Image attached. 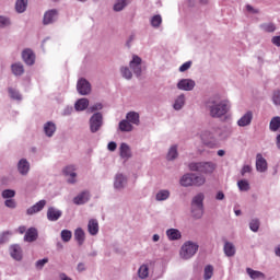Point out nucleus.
Masks as SVG:
<instances>
[{"instance_id": "nucleus-1", "label": "nucleus", "mask_w": 280, "mask_h": 280, "mask_svg": "<svg viewBox=\"0 0 280 280\" xmlns=\"http://www.w3.org/2000/svg\"><path fill=\"white\" fill-rule=\"evenodd\" d=\"M208 108L210 113V117L213 119H229V113H231V101L229 98L221 96V95H214L210 101L208 102Z\"/></svg>"}, {"instance_id": "nucleus-2", "label": "nucleus", "mask_w": 280, "mask_h": 280, "mask_svg": "<svg viewBox=\"0 0 280 280\" xmlns=\"http://www.w3.org/2000/svg\"><path fill=\"white\" fill-rule=\"evenodd\" d=\"M190 215L194 220H200L205 215V192H199L192 197Z\"/></svg>"}, {"instance_id": "nucleus-3", "label": "nucleus", "mask_w": 280, "mask_h": 280, "mask_svg": "<svg viewBox=\"0 0 280 280\" xmlns=\"http://www.w3.org/2000/svg\"><path fill=\"white\" fill-rule=\"evenodd\" d=\"M207 183V177L196 173H185L179 178L180 187H202Z\"/></svg>"}, {"instance_id": "nucleus-4", "label": "nucleus", "mask_w": 280, "mask_h": 280, "mask_svg": "<svg viewBox=\"0 0 280 280\" xmlns=\"http://www.w3.org/2000/svg\"><path fill=\"white\" fill-rule=\"evenodd\" d=\"M198 248H200L198 243L194 241H186L179 248V257L184 261H187L191 259V257L196 256V253H198Z\"/></svg>"}, {"instance_id": "nucleus-5", "label": "nucleus", "mask_w": 280, "mask_h": 280, "mask_svg": "<svg viewBox=\"0 0 280 280\" xmlns=\"http://www.w3.org/2000/svg\"><path fill=\"white\" fill-rule=\"evenodd\" d=\"M190 172H200L201 174H213L218 165L212 161L192 162L188 165Z\"/></svg>"}, {"instance_id": "nucleus-6", "label": "nucleus", "mask_w": 280, "mask_h": 280, "mask_svg": "<svg viewBox=\"0 0 280 280\" xmlns=\"http://www.w3.org/2000/svg\"><path fill=\"white\" fill-rule=\"evenodd\" d=\"M154 270V261L147 260L143 264L140 265V267L137 270V277L141 280H147L151 277L152 272Z\"/></svg>"}, {"instance_id": "nucleus-7", "label": "nucleus", "mask_w": 280, "mask_h": 280, "mask_svg": "<svg viewBox=\"0 0 280 280\" xmlns=\"http://www.w3.org/2000/svg\"><path fill=\"white\" fill-rule=\"evenodd\" d=\"M126 187H128V175L121 172L116 173L113 178L114 191H124Z\"/></svg>"}, {"instance_id": "nucleus-8", "label": "nucleus", "mask_w": 280, "mask_h": 280, "mask_svg": "<svg viewBox=\"0 0 280 280\" xmlns=\"http://www.w3.org/2000/svg\"><path fill=\"white\" fill-rule=\"evenodd\" d=\"M90 132L95 133L102 130V126H104V116L102 113H94L89 120Z\"/></svg>"}, {"instance_id": "nucleus-9", "label": "nucleus", "mask_w": 280, "mask_h": 280, "mask_svg": "<svg viewBox=\"0 0 280 280\" xmlns=\"http://www.w3.org/2000/svg\"><path fill=\"white\" fill-rule=\"evenodd\" d=\"M77 92L79 95L83 96L91 95L93 92V85L89 80H86V78H79L77 81Z\"/></svg>"}, {"instance_id": "nucleus-10", "label": "nucleus", "mask_w": 280, "mask_h": 280, "mask_svg": "<svg viewBox=\"0 0 280 280\" xmlns=\"http://www.w3.org/2000/svg\"><path fill=\"white\" fill-rule=\"evenodd\" d=\"M176 89L189 93L196 89V80L191 78H183L177 80Z\"/></svg>"}, {"instance_id": "nucleus-11", "label": "nucleus", "mask_w": 280, "mask_h": 280, "mask_svg": "<svg viewBox=\"0 0 280 280\" xmlns=\"http://www.w3.org/2000/svg\"><path fill=\"white\" fill-rule=\"evenodd\" d=\"M16 172L20 176H30V172H32V163L27 158H22L16 162Z\"/></svg>"}, {"instance_id": "nucleus-12", "label": "nucleus", "mask_w": 280, "mask_h": 280, "mask_svg": "<svg viewBox=\"0 0 280 280\" xmlns=\"http://www.w3.org/2000/svg\"><path fill=\"white\" fill-rule=\"evenodd\" d=\"M199 139L203 145L207 148H215V142L213 139H215V136L213 135V131L211 129H205L199 133Z\"/></svg>"}, {"instance_id": "nucleus-13", "label": "nucleus", "mask_w": 280, "mask_h": 280, "mask_svg": "<svg viewBox=\"0 0 280 280\" xmlns=\"http://www.w3.org/2000/svg\"><path fill=\"white\" fill-rule=\"evenodd\" d=\"M143 59L137 55H132L131 60L129 61V68L131 71L139 78L143 71Z\"/></svg>"}, {"instance_id": "nucleus-14", "label": "nucleus", "mask_w": 280, "mask_h": 280, "mask_svg": "<svg viewBox=\"0 0 280 280\" xmlns=\"http://www.w3.org/2000/svg\"><path fill=\"white\" fill-rule=\"evenodd\" d=\"M59 14L60 12L58 9H49L45 11L42 20L43 25H54V23L58 21Z\"/></svg>"}, {"instance_id": "nucleus-15", "label": "nucleus", "mask_w": 280, "mask_h": 280, "mask_svg": "<svg viewBox=\"0 0 280 280\" xmlns=\"http://www.w3.org/2000/svg\"><path fill=\"white\" fill-rule=\"evenodd\" d=\"M58 131V125L54 120H47L43 124V132L47 139H54Z\"/></svg>"}, {"instance_id": "nucleus-16", "label": "nucleus", "mask_w": 280, "mask_h": 280, "mask_svg": "<svg viewBox=\"0 0 280 280\" xmlns=\"http://www.w3.org/2000/svg\"><path fill=\"white\" fill-rule=\"evenodd\" d=\"M21 58L26 67H34L36 65V52H34L31 48H25L21 52Z\"/></svg>"}, {"instance_id": "nucleus-17", "label": "nucleus", "mask_w": 280, "mask_h": 280, "mask_svg": "<svg viewBox=\"0 0 280 280\" xmlns=\"http://www.w3.org/2000/svg\"><path fill=\"white\" fill-rule=\"evenodd\" d=\"M118 154L125 163L132 158V148L126 142H121L118 148Z\"/></svg>"}, {"instance_id": "nucleus-18", "label": "nucleus", "mask_w": 280, "mask_h": 280, "mask_svg": "<svg viewBox=\"0 0 280 280\" xmlns=\"http://www.w3.org/2000/svg\"><path fill=\"white\" fill-rule=\"evenodd\" d=\"M255 117V114L253 110H246L236 121V126L238 128H248L250 124H253V118Z\"/></svg>"}, {"instance_id": "nucleus-19", "label": "nucleus", "mask_w": 280, "mask_h": 280, "mask_svg": "<svg viewBox=\"0 0 280 280\" xmlns=\"http://www.w3.org/2000/svg\"><path fill=\"white\" fill-rule=\"evenodd\" d=\"M9 255L14 261H23V247L20 244H12L9 246Z\"/></svg>"}, {"instance_id": "nucleus-20", "label": "nucleus", "mask_w": 280, "mask_h": 280, "mask_svg": "<svg viewBox=\"0 0 280 280\" xmlns=\"http://www.w3.org/2000/svg\"><path fill=\"white\" fill-rule=\"evenodd\" d=\"M48 222H58L62 218V210L60 208L50 206L46 211Z\"/></svg>"}, {"instance_id": "nucleus-21", "label": "nucleus", "mask_w": 280, "mask_h": 280, "mask_svg": "<svg viewBox=\"0 0 280 280\" xmlns=\"http://www.w3.org/2000/svg\"><path fill=\"white\" fill-rule=\"evenodd\" d=\"M7 93L10 100H12L13 102H16L18 104H21V102L25 100V97L23 96V93H21V90H19V88L16 86H12V85L9 86L7 89Z\"/></svg>"}, {"instance_id": "nucleus-22", "label": "nucleus", "mask_w": 280, "mask_h": 280, "mask_svg": "<svg viewBox=\"0 0 280 280\" xmlns=\"http://www.w3.org/2000/svg\"><path fill=\"white\" fill-rule=\"evenodd\" d=\"M75 165H68L66 167H63L62 172L65 174V176H68V183L70 185H75L78 183V173H75Z\"/></svg>"}, {"instance_id": "nucleus-23", "label": "nucleus", "mask_w": 280, "mask_h": 280, "mask_svg": "<svg viewBox=\"0 0 280 280\" xmlns=\"http://www.w3.org/2000/svg\"><path fill=\"white\" fill-rule=\"evenodd\" d=\"M186 104H187V96L185 95V93H180L174 97L172 108L173 110H177V112L183 110Z\"/></svg>"}, {"instance_id": "nucleus-24", "label": "nucleus", "mask_w": 280, "mask_h": 280, "mask_svg": "<svg viewBox=\"0 0 280 280\" xmlns=\"http://www.w3.org/2000/svg\"><path fill=\"white\" fill-rule=\"evenodd\" d=\"M45 207H47V200L42 199L26 209V215H36V213H40Z\"/></svg>"}, {"instance_id": "nucleus-25", "label": "nucleus", "mask_w": 280, "mask_h": 280, "mask_svg": "<svg viewBox=\"0 0 280 280\" xmlns=\"http://www.w3.org/2000/svg\"><path fill=\"white\" fill-rule=\"evenodd\" d=\"M10 69L12 75H14L15 78H22V75H25V65H23V62L21 61H14L13 63H11Z\"/></svg>"}, {"instance_id": "nucleus-26", "label": "nucleus", "mask_w": 280, "mask_h": 280, "mask_svg": "<svg viewBox=\"0 0 280 280\" xmlns=\"http://www.w3.org/2000/svg\"><path fill=\"white\" fill-rule=\"evenodd\" d=\"M172 198V190L167 188H161L155 192V202H167Z\"/></svg>"}, {"instance_id": "nucleus-27", "label": "nucleus", "mask_w": 280, "mask_h": 280, "mask_svg": "<svg viewBox=\"0 0 280 280\" xmlns=\"http://www.w3.org/2000/svg\"><path fill=\"white\" fill-rule=\"evenodd\" d=\"M165 235L168 242H179V240H183V232L176 228L167 229Z\"/></svg>"}, {"instance_id": "nucleus-28", "label": "nucleus", "mask_w": 280, "mask_h": 280, "mask_svg": "<svg viewBox=\"0 0 280 280\" xmlns=\"http://www.w3.org/2000/svg\"><path fill=\"white\" fill-rule=\"evenodd\" d=\"M256 170L260 174L268 172V161H266V158L261 153L256 155Z\"/></svg>"}, {"instance_id": "nucleus-29", "label": "nucleus", "mask_w": 280, "mask_h": 280, "mask_svg": "<svg viewBox=\"0 0 280 280\" xmlns=\"http://www.w3.org/2000/svg\"><path fill=\"white\" fill-rule=\"evenodd\" d=\"M91 200V192L84 190L82 192H79L73 199L72 202L73 205L82 206L86 205Z\"/></svg>"}, {"instance_id": "nucleus-30", "label": "nucleus", "mask_w": 280, "mask_h": 280, "mask_svg": "<svg viewBox=\"0 0 280 280\" xmlns=\"http://www.w3.org/2000/svg\"><path fill=\"white\" fill-rule=\"evenodd\" d=\"M88 233L95 237L100 234V221L97 219H90L88 221Z\"/></svg>"}, {"instance_id": "nucleus-31", "label": "nucleus", "mask_w": 280, "mask_h": 280, "mask_svg": "<svg viewBox=\"0 0 280 280\" xmlns=\"http://www.w3.org/2000/svg\"><path fill=\"white\" fill-rule=\"evenodd\" d=\"M178 143H173L168 147L166 152V161H176V159H178Z\"/></svg>"}, {"instance_id": "nucleus-32", "label": "nucleus", "mask_w": 280, "mask_h": 280, "mask_svg": "<svg viewBox=\"0 0 280 280\" xmlns=\"http://www.w3.org/2000/svg\"><path fill=\"white\" fill-rule=\"evenodd\" d=\"M28 5L30 0H15L14 11L16 12V14H25V12H27Z\"/></svg>"}, {"instance_id": "nucleus-33", "label": "nucleus", "mask_w": 280, "mask_h": 280, "mask_svg": "<svg viewBox=\"0 0 280 280\" xmlns=\"http://www.w3.org/2000/svg\"><path fill=\"white\" fill-rule=\"evenodd\" d=\"M132 3V0H115L113 4L114 12H124Z\"/></svg>"}, {"instance_id": "nucleus-34", "label": "nucleus", "mask_w": 280, "mask_h": 280, "mask_svg": "<svg viewBox=\"0 0 280 280\" xmlns=\"http://www.w3.org/2000/svg\"><path fill=\"white\" fill-rule=\"evenodd\" d=\"M74 240L79 246H82L86 242V232L82 228L74 230Z\"/></svg>"}, {"instance_id": "nucleus-35", "label": "nucleus", "mask_w": 280, "mask_h": 280, "mask_svg": "<svg viewBox=\"0 0 280 280\" xmlns=\"http://www.w3.org/2000/svg\"><path fill=\"white\" fill-rule=\"evenodd\" d=\"M89 104H90L89 98L86 97L79 98L74 103V110H77V113H82L86 110V108H89Z\"/></svg>"}, {"instance_id": "nucleus-36", "label": "nucleus", "mask_w": 280, "mask_h": 280, "mask_svg": "<svg viewBox=\"0 0 280 280\" xmlns=\"http://www.w3.org/2000/svg\"><path fill=\"white\" fill-rule=\"evenodd\" d=\"M125 119H127L133 128H135V126H140V124H141L139 113H137V112L127 113Z\"/></svg>"}, {"instance_id": "nucleus-37", "label": "nucleus", "mask_w": 280, "mask_h": 280, "mask_svg": "<svg viewBox=\"0 0 280 280\" xmlns=\"http://www.w3.org/2000/svg\"><path fill=\"white\" fill-rule=\"evenodd\" d=\"M36 240H38V230H36L35 228H30L28 230H26L25 235H24V242H36Z\"/></svg>"}, {"instance_id": "nucleus-38", "label": "nucleus", "mask_w": 280, "mask_h": 280, "mask_svg": "<svg viewBox=\"0 0 280 280\" xmlns=\"http://www.w3.org/2000/svg\"><path fill=\"white\" fill-rule=\"evenodd\" d=\"M149 22L153 30H161L163 26V16L161 14H154L150 18Z\"/></svg>"}, {"instance_id": "nucleus-39", "label": "nucleus", "mask_w": 280, "mask_h": 280, "mask_svg": "<svg viewBox=\"0 0 280 280\" xmlns=\"http://www.w3.org/2000/svg\"><path fill=\"white\" fill-rule=\"evenodd\" d=\"M119 132H132L135 127L127 120V118L122 119L118 124Z\"/></svg>"}, {"instance_id": "nucleus-40", "label": "nucleus", "mask_w": 280, "mask_h": 280, "mask_svg": "<svg viewBox=\"0 0 280 280\" xmlns=\"http://www.w3.org/2000/svg\"><path fill=\"white\" fill-rule=\"evenodd\" d=\"M246 272H247L248 277L253 280H264V279H266V273H264L261 271H257L255 269L247 268Z\"/></svg>"}, {"instance_id": "nucleus-41", "label": "nucleus", "mask_w": 280, "mask_h": 280, "mask_svg": "<svg viewBox=\"0 0 280 280\" xmlns=\"http://www.w3.org/2000/svg\"><path fill=\"white\" fill-rule=\"evenodd\" d=\"M224 255L226 257H235L236 248L232 242H225L223 246Z\"/></svg>"}, {"instance_id": "nucleus-42", "label": "nucleus", "mask_w": 280, "mask_h": 280, "mask_svg": "<svg viewBox=\"0 0 280 280\" xmlns=\"http://www.w3.org/2000/svg\"><path fill=\"white\" fill-rule=\"evenodd\" d=\"M1 198L2 200H12L16 198V190L12 188H7L1 191Z\"/></svg>"}, {"instance_id": "nucleus-43", "label": "nucleus", "mask_w": 280, "mask_h": 280, "mask_svg": "<svg viewBox=\"0 0 280 280\" xmlns=\"http://www.w3.org/2000/svg\"><path fill=\"white\" fill-rule=\"evenodd\" d=\"M248 226L253 233H258L261 226V221L257 218H253L249 220Z\"/></svg>"}, {"instance_id": "nucleus-44", "label": "nucleus", "mask_w": 280, "mask_h": 280, "mask_svg": "<svg viewBox=\"0 0 280 280\" xmlns=\"http://www.w3.org/2000/svg\"><path fill=\"white\" fill-rule=\"evenodd\" d=\"M120 75L125 80H132V71L130 70V67L121 66L120 67Z\"/></svg>"}, {"instance_id": "nucleus-45", "label": "nucleus", "mask_w": 280, "mask_h": 280, "mask_svg": "<svg viewBox=\"0 0 280 280\" xmlns=\"http://www.w3.org/2000/svg\"><path fill=\"white\" fill-rule=\"evenodd\" d=\"M279 128H280V117L276 116L269 122V130H271V132H277Z\"/></svg>"}, {"instance_id": "nucleus-46", "label": "nucleus", "mask_w": 280, "mask_h": 280, "mask_svg": "<svg viewBox=\"0 0 280 280\" xmlns=\"http://www.w3.org/2000/svg\"><path fill=\"white\" fill-rule=\"evenodd\" d=\"M237 187L240 191H250V182L248 179H240Z\"/></svg>"}, {"instance_id": "nucleus-47", "label": "nucleus", "mask_w": 280, "mask_h": 280, "mask_svg": "<svg viewBox=\"0 0 280 280\" xmlns=\"http://www.w3.org/2000/svg\"><path fill=\"white\" fill-rule=\"evenodd\" d=\"M12 25V20L7 15H0V30H5Z\"/></svg>"}, {"instance_id": "nucleus-48", "label": "nucleus", "mask_w": 280, "mask_h": 280, "mask_svg": "<svg viewBox=\"0 0 280 280\" xmlns=\"http://www.w3.org/2000/svg\"><path fill=\"white\" fill-rule=\"evenodd\" d=\"M213 266L211 265H207L203 268V280H211L213 277Z\"/></svg>"}, {"instance_id": "nucleus-49", "label": "nucleus", "mask_w": 280, "mask_h": 280, "mask_svg": "<svg viewBox=\"0 0 280 280\" xmlns=\"http://www.w3.org/2000/svg\"><path fill=\"white\" fill-rule=\"evenodd\" d=\"M271 102L273 106H280V89H276L271 93Z\"/></svg>"}, {"instance_id": "nucleus-50", "label": "nucleus", "mask_w": 280, "mask_h": 280, "mask_svg": "<svg viewBox=\"0 0 280 280\" xmlns=\"http://www.w3.org/2000/svg\"><path fill=\"white\" fill-rule=\"evenodd\" d=\"M260 30H262V32L272 33L277 30V26H275V24L271 22H267V23L260 24Z\"/></svg>"}, {"instance_id": "nucleus-51", "label": "nucleus", "mask_w": 280, "mask_h": 280, "mask_svg": "<svg viewBox=\"0 0 280 280\" xmlns=\"http://www.w3.org/2000/svg\"><path fill=\"white\" fill-rule=\"evenodd\" d=\"M191 67H194V61L189 60L184 62L179 68H178V72L179 73H187V71H189V69H191Z\"/></svg>"}, {"instance_id": "nucleus-52", "label": "nucleus", "mask_w": 280, "mask_h": 280, "mask_svg": "<svg viewBox=\"0 0 280 280\" xmlns=\"http://www.w3.org/2000/svg\"><path fill=\"white\" fill-rule=\"evenodd\" d=\"M12 237L11 231H4L0 234V244H7V242H10V238Z\"/></svg>"}, {"instance_id": "nucleus-53", "label": "nucleus", "mask_w": 280, "mask_h": 280, "mask_svg": "<svg viewBox=\"0 0 280 280\" xmlns=\"http://www.w3.org/2000/svg\"><path fill=\"white\" fill-rule=\"evenodd\" d=\"M47 264H49V258L38 259L37 261H35V269L43 270V268H45Z\"/></svg>"}, {"instance_id": "nucleus-54", "label": "nucleus", "mask_w": 280, "mask_h": 280, "mask_svg": "<svg viewBox=\"0 0 280 280\" xmlns=\"http://www.w3.org/2000/svg\"><path fill=\"white\" fill-rule=\"evenodd\" d=\"M71 237H73V233L69 230H62L61 231V240L62 242H71Z\"/></svg>"}, {"instance_id": "nucleus-55", "label": "nucleus", "mask_w": 280, "mask_h": 280, "mask_svg": "<svg viewBox=\"0 0 280 280\" xmlns=\"http://www.w3.org/2000/svg\"><path fill=\"white\" fill-rule=\"evenodd\" d=\"M4 207H7V209H16L19 203L15 199H4Z\"/></svg>"}, {"instance_id": "nucleus-56", "label": "nucleus", "mask_w": 280, "mask_h": 280, "mask_svg": "<svg viewBox=\"0 0 280 280\" xmlns=\"http://www.w3.org/2000/svg\"><path fill=\"white\" fill-rule=\"evenodd\" d=\"M214 200L218 202H224L226 200V195L223 190H217L214 194Z\"/></svg>"}, {"instance_id": "nucleus-57", "label": "nucleus", "mask_w": 280, "mask_h": 280, "mask_svg": "<svg viewBox=\"0 0 280 280\" xmlns=\"http://www.w3.org/2000/svg\"><path fill=\"white\" fill-rule=\"evenodd\" d=\"M253 172V166L250 164H244L241 170V176H246V174H250Z\"/></svg>"}, {"instance_id": "nucleus-58", "label": "nucleus", "mask_w": 280, "mask_h": 280, "mask_svg": "<svg viewBox=\"0 0 280 280\" xmlns=\"http://www.w3.org/2000/svg\"><path fill=\"white\" fill-rule=\"evenodd\" d=\"M187 2L190 7L198 5V3H200L201 5H207V3H209V0H187Z\"/></svg>"}, {"instance_id": "nucleus-59", "label": "nucleus", "mask_w": 280, "mask_h": 280, "mask_svg": "<svg viewBox=\"0 0 280 280\" xmlns=\"http://www.w3.org/2000/svg\"><path fill=\"white\" fill-rule=\"evenodd\" d=\"M245 11H246L248 14H259V9H256V8H254V7L250 5V4H246V5H245Z\"/></svg>"}, {"instance_id": "nucleus-60", "label": "nucleus", "mask_w": 280, "mask_h": 280, "mask_svg": "<svg viewBox=\"0 0 280 280\" xmlns=\"http://www.w3.org/2000/svg\"><path fill=\"white\" fill-rule=\"evenodd\" d=\"M102 108H104V104L102 103H94L91 107L90 110L91 113H95L97 110H102Z\"/></svg>"}, {"instance_id": "nucleus-61", "label": "nucleus", "mask_w": 280, "mask_h": 280, "mask_svg": "<svg viewBox=\"0 0 280 280\" xmlns=\"http://www.w3.org/2000/svg\"><path fill=\"white\" fill-rule=\"evenodd\" d=\"M107 150H108L109 152H115V150H117V142H115V141L108 142V144H107Z\"/></svg>"}, {"instance_id": "nucleus-62", "label": "nucleus", "mask_w": 280, "mask_h": 280, "mask_svg": "<svg viewBox=\"0 0 280 280\" xmlns=\"http://www.w3.org/2000/svg\"><path fill=\"white\" fill-rule=\"evenodd\" d=\"M71 113H73V107L72 106H67L62 110V115L65 117H69V115H71Z\"/></svg>"}, {"instance_id": "nucleus-63", "label": "nucleus", "mask_w": 280, "mask_h": 280, "mask_svg": "<svg viewBox=\"0 0 280 280\" xmlns=\"http://www.w3.org/2000/svg\"><path fill=\"white\" fill-rule=\"evenodd\" d=\"M77 270H78L79 272H85V270H86V264H85V262H79V264L77 265Z\"/></svg>"}, {"instance_id": "nucleus-64", "label": "nucleus", "mask_w": 280, "mask_h": 280, "mask_svg": "<svg viewBox=\"0 0 280 280\" xmlns=\"http://www.w3.org/2000/svg\"><path fill=\"white\" fill-rule=\"evenodd\" d=\"M271 43H272V45H276V47H280V35L273 36L271 38Z\"/></svg>"}]
</instances>
